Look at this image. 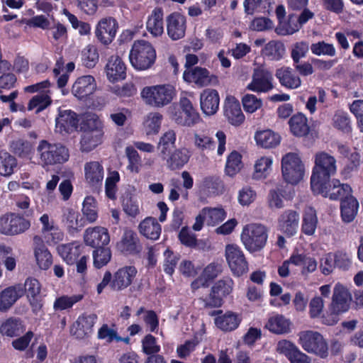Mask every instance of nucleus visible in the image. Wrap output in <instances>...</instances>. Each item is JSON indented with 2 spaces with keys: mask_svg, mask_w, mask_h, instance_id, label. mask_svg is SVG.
I'll return each instance as SVG.
<instances>
[{
  "mask_svg": "<svg viewBox=\"0 0 363 363\" xmlns=\"http://www.w3.org/2000/svg\"><path fill=\"white\" fill-rule=\"evenodd\" d=\"M138 238L131 230H125L121 240L117 244L118 248L123 252L134 253L138 251Z\"/></svg>",
  "mask_w": 363,
  "mask_h": 363,
  "instance_id": "nucleus-44",
  "label": "nucleus"
},
{
  "mask_svg": "<svg viewBox=\"0 0 363 363\" xmlns=\"http://www.w3.org/2000/svg\"><path fill=\"white\" fill-rule=\"evenodd\" d=\"M146 29L152 37L158 38L164 33L163 11L155 8L148 16L146 21Z\"/></svg>",
  "mask_w": 363,
  "mask_h": 363,
  "instance_id": "nucleus-33",
  "label": "nucleus"
},
{
  "mask_svg": "<svg viewBox=\"0 0 363 363\" xmlns=\"http://www.w3.org/2000/svg\"><path fill=\"white\" fill-rule=\"evenodd\" d=\"M122 206L124 212L131 217H136L140 212L138 198L130 194H125L123 196Z\"/></svg>",
  "mask_w": 363,
  "mask_h": 363,
  "instance_id": "nucleus-49",
  "label": "nucleus"
},
{
  "mask_svg": "<svg viewBox=\"0 0 363 363\" xmlns=\"http://www.w3.org/2000/svg\"><path fill=\"white\" fill-rule=\"evenodd\" d=\"M291 321L281 314H274L269 317L265 328L276 335H285L291 333Z\"/></svg>",
  "mask_w": 363,
  "mask_h": 363,
  "instance_id": "nucleus-28",
  "label": "nucleus"
},
{
  "mask_svg": "<svg viewBox=\"0 0 363 363\" xmlns=\"http://www.w3.org/2000/svg\"><path fill=\"white\" fill-rule=\"evenodd\" d=\"M304 164L297 153L289 152L281 159V174L284 180L291 184H297L303 178Z\"/></svg>",
  "mask_w": 363,
  "mask_h": 363,
  "instance_id": "nucleus-5",
  "label": "nucleus"
},
{
  "mask_svg": "<svg viewBox=\"0 0 363 363\" xmlns=\"http://www.w3.org/2000/svg\"><path fill=\"white\" fill-rule=\"evenodd\" d=\"M102 122L96 116H91L87 120V128L84 130L81 139V150L89 152L101 144L103 132Z\"/></svg>",
  "mask_w": 363,
  "mask_h": 363,
  "instance_id": "nucleus-6",
  "label": "nucleus"
},
{
  "mask_svg": "<svg viewBox=\"0 0 363 363\" xmlns=\"http://www.w3.org/2000/svg\"><path fill=\"white\" fill-rule=\"evenodd\" d=\"M96 89L95 79L91 75H84L76 79L72 87V93L78 99L83 100L93 94Z\"/></svg>",
  "mask_w": 363,
  "mask_h": 363,
  "instance_id": "nucleus-16",
  "label": "nucleus"
},
{
  "mask_svg": "<svg viewBox=\"0 0 363 363\" xmlns=\"http://www.w3.org/2000/svg\"><path fill=\"white\" fill-rule=\"evenodd\" d=\"M97 320L98 317L94 313H84L79 315L71 327V335L79 340L89 337L93 333L94 326Z\"/></svg>",
  "mask_w": 363,
  "mask_h": 363,
  "instance_id": "nucleus-11",
  "label": "nucleus"
},
{
  "mask_svg": "<svg viewBox=\"0 0 363 363\" xmlns=\"http://www.w3.org/2000/svg\"><path fill=\"white\" fill-rule=\"evenodd\" d=\"M30 226L29 220L16 213H7L0 217V233L6 235L23 233Z\"/></svg>",
  "mask_w": 363,
  "mask_h": 363,
  "instance_id": "nucleus-8",
  "label": "nucleus"
},
{
  "mask_svg": "<svg viewBox=\"0 0 363 363\" xmlns=\"http://www.w3.org/2000/svg\"><path fill=\"white\" fill-rule=\"evenodd\" d=\"M268 238L267 230L263 225L250 223L242 228L240 240L245 249L255 252L262 250Z\"/></svg>",
  "mask_w": 363,
  "mask_h": 363,
  "instance_id": "nucleus-4",
  "label": "nucleus"
},
{
  "mask_svg": "<svg viewBox=\"0 0 363 363\" xmlns=\"http://www.w3.org/2000/svg\"><path fill=\"white\" fill-rule=\"evenodd\" d=\"M285 52V48L282 43L277 40H271L266 43L262 50V55L271 60H279Z\"/></svg>",
  "mask_w": 363,
  "mask_h": 363,
  "instance_id": "nucleus-45",
  "label": "nucleus"
},
{
  "mask_svg": "<svg viewBox=\"0 0 363 363\" xmlns=\"http://www.w3.org/2000/svg\"><path fill=\"white\" fill-rule=\"evenodd\" d=\"M224 113L233 125H240L245 121L239 101L234 96H228L224 104Z\"/></svg>",
  "mask_w": 363,
  "mask_h": 363,
  "instance_id": "nucleus-27",
  "label": "nucleus"
},
{
  "mask_svg": "<svg viewBox=\"0 0 363 363\" xmlns=\"http://www.w3.org/2000/svg\"><path fill=\"white\" fill-rule=\"evenodd\" d=\"M352 296L342 284H335L332 296L331 309L336 313H344L349 310Z\"/></svg>",
  "mask_w": 363,
  "mask_h": 363,
  "instance_id": "nucleus-15",
  "label": "nucleus"
},
{
  "mask_svg": "<svg viewBox=\"0 0 363 363\" xmlns=\"http://www.w3.org/2000/svg\"><path fill=\"white\" fill-rule=\"evenodd\" d=\"M301 27L298 21L293 16H290L288 21H280L276 28V32L280 35H291L297 32Z\"/></svg>",
  "mask_w": 363,
  "mask_h": 363,
  "instance_id": "nucleus-56",
  "label": "nucleus"
},
{
  "mask_svg": "<svg viewBox=\"0 0 363 363\" xmlns=\"http://www.w3.org/2000/svg\"><path fill=\"white\" fill-rule=\"evenodd\" d=\"M350 195H352V188L348 184H342L338 180L333 179V187L330 194V199H341L342 201Z\"/></svg>",
  "mask_w": 363,
  "mask_h": 363,
  "instance_id": "nucleus-61",
  "label": "nucleus"
},
{
  "mask_svg": "<svg viewBox=\"0 0 363 363\" xmlns=\"http://www.w3.org/2000/svg\"><path fill=\"white\" fill-rule=\"evenodd\" d=\"M358 207V201L352 195L344 199L340 206L342 220L346 223L352 222L357 216Z\"/></svg>",
  "mask_w": 363,
  "mask_h": 363,
  "instance_id": "nucleus-40",
  "label": "nucleus"
},
{
  "mask_svg": "<svg viewBox=\"0 0 363 363\" xmlns=\"http://www.w3.org/2000/svg\"><path fill=\"white\" fill-rule=\"evenodd\" d=\"M190 154L187 149L181 148L176 150L172 154L164 160L167 166L170 169H177L182 168L186 164L189 160Z\"/></svg>",
  "mask_w": 363,
  "mask_h": 363,
  "instance_id": "nucleus-42",
  "label": "nucleus"
},
{
  "mask_svg": "<svg viewBox=\"0 0 363 363\" xmlns=\"http://www.w3.org/2000/svg\"><path fill=\"white\" fill-rule=\"evenodd\" d=\"M167 34L173 40H177L185 35L186 20L184 16L179 13L170 14L167 19Z\"/></svg>",
  "mask_w": 363,
  "mask_h": 363,
  "instance_id": "nucleus-22",
  "label": "nucleus"
},
{
  "mask_svg": "<svg viewBox=\"0 0 363 363\" xmlns=\"http://www.w3.org/2000/svg\"><path fill=\"white\" fill-rule=\"evenodd\" d=\"M117 23L111 18H104L96 26L95 34L98 40L103 44L111 43L116 34Z\"/></svg>",
  "mask_w": 363,
  "mask_h": 363,
  "instance_id": "nucleus-17",
  "label": "nucleus"
},
{
  "mask_svg": "<svg viewBox=\"0 0 363 363\" xmlns=\"http://www.w3.org/2000/svg\"><path fill=\"white\" fill-rule=\"evenodd\" d=\"M291 133L297 137L307 135L310 132V125L307 118L303 113L294 115L289 121Z\"/></svg>",
  "mask_w": 363,
  "mask_h": 363,
  "instance_id": "nucleus-35",
  "label": "nucleus"
},
{
  "mask_svg": "<svg viewBox=\"0 0 363 363\" xmlns=\"http://www.w3.org/2000/svg\"><path fill=\"white\" fill-rule=\"evenodd\" d=\"M16 162L13 157L4 151H0V174L9 176L13 172Z\"/></svg>",
  "mask_w": 363,
  "mask_h": 363,
  "instance_id": "nucleus-58",
  "label": "nucleus"
},
{
  "mask_svg": "<svg viewBox=\"0 0 363 363\" xmlns=\"http://www.w3.org/2000/svg\"><path fill=\"white\" fill-rule=\"evenodd\" d=\"M162 116L157 112L149 113L143 123V130L147 136L157 135L160 129Z\"/></svg>",
  "mask_w": 363,
  "mask_h": 363,
  "instance_id": "nucleus-43",
  "label": "nucleus"
},
{
  "mask_svg": "<svg viewBox=\"0 0 363 363\" xmlns=\"http://www.w3.org/2000/svg\"><path fill=\"white\" fill-rule=\"evenodd\" d=\"M33 256L37 267L48 270L52 264V255L39 236L33 238Z\"/></svg>",
  "mask_w": 363,
  "mask_h": 363,
  "instance_id": "nucleus-14",
  "label": "nucleus"
},
{
  "mask_svg": "<svg viewBox=\"0 0 363 363\" xmlns=\"http://www.w3.org/2000/svg\"><path fill=\"white\" fill-rule=\"evenodd\" d=\"M299 343L306 352L315 354L318 351V333L312 331L301 333Z\"/></svg>",
  "mask_w": 363,
  "mask_h": 363,
  "instance_id": "nucleus-48",
  "label": "nucleus"
},
{
  "mask_svg": "<svg viewBox=\"0 0 363 363\" xmlns=\"http://www.w3.org/2000/svg\"><path fill=\"white\" fill-rule=\"evenodd\" d=\"M183 79L188 83H193L199 87L216 86L219 83L218 77L211 74L206 68L196 67L186 70Z\"/></svg>",
  "mask_w": 363,
  "mask_h": 363,
  "instance_id": "nucleus-10",
  "label": "nucleus"
},
{
  "mask_svg": "<svg viewBox=\"0 0 363 363\" xmlns=\"http://www.w3.org/2000/svg\"><path fill=\"white\" fill-rule=\"evenodd\" d=\"M241 155L236 151L232 152L228 157L225 172L229 177L236 175L242 168Z\"/></svg>",
  "mask_w": 363,
  "mask_h": 363,
  "instance_id": "nucleus-52",
  "label": "nucleus"
},
{
  "mask_svg": "<svg viewBox=\"0 0 363 363\" xmlns=\"http://www.w3.org/2000/svg\"><path fill=\"white\" fill-rule=\"evenodd\" d=\"M242 104L246 113H253L262 107V99L252 94H246L242 98Z\"/></svg>",
  "mask_w": 363,
  "mask_h": 363,
  "instance_id": "nucleus-57",
  "label": "nucleus"
},
{
  "mask_svg": "<svg viewBox=\"0 0 363 363\" xmlns=\"http://www.w3.org/2000/svg\"><path fill=\"white\" fill-rule=\"evenodd\" d=\"M255 139L259 146L265 149H270L279 145L281 138L279 133L267 129L257 131Z\"/></svg>",
  "mask_w": 363,
  "mask_h": 363,
  "instance_id": "nucleus-34",
  "label": "nucleus"
},
{
  "mask_svg": "<svg viewBox=\"0 0 363 363\" xmlns=\"http://www.w3.org/2000/svg\"><path fill=\"white\" fill-rule=\"evenodd\" d=\"M273 159L270 156H262L257 159L254 165L253 177L256 179H265L272 171Z\"/></svg>",
  "mask_w": 363,
  "mask_h": 363,
  "instance_id": "nucleus-46",
  "label": "nucleus"
},
{
  "mask_svg": "<svg viewBox=\"0 0 363 363\" xmlns=\"http://www.w3.org/2000/svg\"><path fill=\"white\" fill-rule=\"evenodd\" d=\"M138 271L135 267L126 266L118 269L112 277L111 288L121 291L127 289L134 281Z\"/></svg>",
  "mask_w": 363,
  "mask_h": 363,
  "instance_id": "nucleus-13",
  "label": "nucleus"
},
{
  "mask_svg": "<svg viewBox=\"0 0 363 363\" xmlns=\"http://www.w3.org/2000/svg\"><path fill=\"white\" fill-rule=\"evenodd\" d=\"M336 160L327 152L319 153V180L321 178L329 179L336 172Z\"/></svg>",
  "mask_w": 363,
  "mask_h": 363,
  "instance_id": "nucleus-36",
  "label": "nucleus"
},
{
  "mask_svg": "<svg viewBox=\"0 0 363 363\" xmlns=\"http://www.w3.org/2000/svg\"><path fill=\"white\" fill-rule=\"evenodd\" d=\"M82 245L77 242L62 244L57 247V252L69 264H73L81 253Z\"/></svg>",
  "mask_w": 363,
  "mask_h": 363,
  "instance_id": "nucleus-38",
  "label": "nucleus"
},
{
  "mask_svg": "<svg viewBox=\"0 0 363 363\" xmlns=\"http://www.w3.org/2000/svg\"><path fill=\"white\" fill-rule=\"evenodd\" d=\"M22 286L23 295H26L33 312L37 314L43 307V298L40 295V283L35 278L28 277L26 279L24 284Z\"/></svg>",
  "mask_w": 363,
  "mask_h": 363,
  "instance_id": "nucleus-12",
  "label": "nucleus"
},
{
  "mask_svg": "<svg viewBox=\"0 0 363 363\" xmlns=\"http://www.w3.org/2000/svg\"><path fill=\"white\" fill-rule=\"evenodd\" d=\"M23 332V325L19 320L9 318L2 323L0 333L3 335L13 337Z\"/></svg>",
  "mask_w": 363,
  "mask_h": 363,
  "instance_id": "nucleus-53",
  "label": "nucleus"
},
{
  "mask_svg": "<svg viewBox=\"0 0 363 363\" xmlns=\"http://www.w3.org/2000/svg\"><path fill=\"white\" fill-rule=\"evenodd\" d=\"M83 215L89 223H94L98 218L96 201L92 196H86L83 202Z\"/></svg>",
  "mask_w": 363,
  "mask_h": 363,
  "instance_id": "nucleus-54",
  "label": "nucleus"
},
{
  "mask_svg": "<svg viewBox=\"0 0 363 363\" xmlns=\"http://www.w3.org/2000/svg\"><path fill=\"white\" fill-rule=\"evenodd\" d=\"M176 142V133L173 130L164 132L160 138L157 148L160 150L159 155L162 160H165L174 147Z\"/></svg>",
  "mask_w": 363,
  "mask_h": 363,
  "instance_id": "nucleus-41",
  "label": "nucleus"
},
{
  "mask_svg": "<svg viewBox=\"0 0 363 363\" xmlns=\"http://www.w3.org/2000/svg\"><path fill=\"white\" fill-rule=\"evenodd\" d=\"M105 73L108 80L114 83L126 77V66L118 55L111 56L105 67Z\"/></svg>",
  "mask_w": 363,
  "mask_h": 363,
  "instance_id": "nucleus-18",
  "label": "nucleus"
},
{
  "mask_svg": "<svg viewBox=\"0 0 363 363\" xmlns=\"http://www.w3.org/2000/svg\"><path fill=\"white\" fill-rule=\"evenodd\" d=\"M132 66L138 70H146L155 63L156 52L152 45L144 40L134 42L129 55Z\"/></svg>",
  "mask_w": 363,
  "mask_h": 363,
  "instance_id": "nucleus-3",
  "label": "nucleus"
},
{
  "mask_svg": "<svg viewBox=\"0 0 363 363\" xmlns=\"http://www.w3.org/2000/svg\"><path fill=\"white\" fill-rule=\"evenodd\" d=\"M82 60L86 67H94L99 61V54L96 46L86 45L82 51Z\"/></svg>",
  "mask_w": 363,
  "mask_h": 363,
  "instance_id": "nucleus-62",
  "label": "nucleus"
},
{
  "mask_svg": "<svg viewBox=\"0 0 363 363\" xmlns=\"http://www.w3.org/2000/svg\"><path fill=\"white\" fill-rule=\"evenodd\" d=\"M276 77L282 86L289 89H296L301 86V80L293 69L282 67L276 70Z\"/></svg>",
  "mask_w": 363,
  "mask_h": 363,
  "instance_id": "nucleus-30",
  "label": "nucleus"
},
{
  "mask_svg": "<svg viewBox=\"0 0 363 363\" xmlns=\"http://www.w3.org/2000/svg\"><path fill=\"white\" fill-rule=\"evenodd\" d=\"M170 118L177 124L183 126H192L200 121L199 113H194V118L189 117L187 112H184L176 106L170 107Z\"/></svg>",
  "mask_w": 363,
  "mask_h": 363,
  "instance_id": "nucleus-39",
  "label": "nucleus"
},
{
  "mask_svg": "<svg viewBox=\"0 0 363 363\" xmlns=\"http://www.w3.org/2000/svg\"><path fill=\"white\" fill-rule=\"evenodd\" d=\"M202 211L206 216V222L209 225H216L226 217V212L221 207L203 208Z\"/></svg>",
  "mask_w": 363,
  "mask_h": 363,
  "instance_id": "nucleus-50",
  "label": "nucleus"
},
{
  "mask_svg": "<svg viewBox=\"0 0 363 363\" xmlns=\"http://www.w3.org/2000/svg\"><path fill=\"white\" fill-rule=\"evenodd\" d=\"M64 216V222L70 233L77 232L83 227L84 223L77 211L67 209Z\"/></svg>",
  "mask_w": 363,
  "mask_h": 363,
  "instance_id": "nucleus-51",
  "label": "nucleus"
},
{
  "mask_svg": "<svg viewBox=\"0 0 363 363\" xmlns=\"http://www.w3.org/2000/svg\"><path fill=\"white\" fill-rule=\"evenodd\" d=\"M111 257V250L108 248L99 247L94 251V264L96 268H101L108 264Z\"/></svg>",
  "mask_w": 363,
  "mask_h": 363,
  "instance_id": "nucleus-64",
  "label": "nucleus"
},
{
  "mask_svg": "<svg viewBox=\"0 0 363 363\" xmlns=\"http://www.w3.org/2000/svg\"><path fill=\"white\" fill-rule=\"evenodd\" d=\"M39 221L41 224V233L48 243H56L62 240V232L49 215H42Z\"/></svg>",
  "mask_w": 363,
  "mask_h": 363,
  "instance_id": "nucleus-19",
  "label": "nucleus"
},
{
  "mask_svg": "<svg viewBox=\"0 0 363 363\" xmlns=\"http://www.w3.org/2000/svg\"><path fill=\"white\" fill-rule=\"evenodd\" d=\"M233 287V281L230 278L219 280L212 288L213 296L206 300V305L218 306L221 304V297L229 294Z\"/></svg>",
  "mask_w": 363,
  "mask_h": 363,
  "instance_id": "nucleus-29",
  "label": "nucleus"
},
{
  "mask_svg": "<svg viewBox=\"0 0 363 363\" xmlns=\"http://www.w3.org/2000/svg\"><path fill=\"white\" fill-rule=\"evenodd\" d=\"M83 296L80 294L72 296H61L57 298L54 302L53 308L55 311H63L68 309L76 303L82 299Z\"/></svg>",
  "mask_w": 363,
  "mask_h": 363,
  "instance_id": "nucleus-60",
  "label": "nucleus"
},
{
  "mask_svg": "<svg viewBox=\"0 0 363 363\" xmlns=\"http://www.w3.org/2000/svg\"><path fill=\"white\" fill-rule=\"evenodd\" d=\"M140 96L145 104L154 108H162L176 96L175 87L170 84L145 86Z\"/></svg>",
  "mask_w": 363,
  "mask_h": 363,
  "instance_id": "nucleus-1",
  "label": "nucleus"
},
{
  "mask_svg": "<svg viewBox=\"0 0 363 363\" xmlns=\"http://www.w3.org/2000/svg\"><path fill=\"white\" fill-rule=\"evenodd\" d=\"M120 180L119 173L116 171L108 172L105 182V189L106 196L111 199H116V184Z\"/></svg>",
  "mask_w": 363,
  "mask_h": 363,
  "instance_id": "nucleus-63",
  "label": "nucleus"
},
{
  "mask_svg": "<svg viewBox=\"0 0 363 363\" xmlns=\"http://www.w3.org/2000/svg\"><path fill=\"white\" fill-rule=\"evenodd\" d=\"M84 239L86 245L99 248L109 243L110 236L106 228L96 226L85 230Z\"/></svg>",
  "mask_w": 363,
  "mask_h": 363,
  "instance_id": "nucleus-20",
  "label": "nucleus"
},
{
  "mask_svg": "<svg viewBox=\"0 0 363 363\" xmlns=\"http://www.w3.org/2000/svg\"><path fill=\"white\" fill-rule=\"evenodd\" d=\"M84 179L90 186H101L104 176L103 165L98 161L87 162L84 165Z\"/></svg>",
  "mask_w": 363,
  "mask_h": 363,
  "instance_id": "nucleus-23",
  "label": "nucleus"
},
{
  "mask_svg": "<svg viewBox=\"0 0 363 363\" xmlns=\"http://www.w3.org/2000/svg\"><path fill=\"white\" fill-rule=\"evenodd\" d=\"M62 13L67 18L73 28L78 30L81 35H90L91 26L88 23L79 21L77 16L66 9H64Z\"/></svg>",
  "mask_w": 363,
  "mask_h": 363,
  "instance_id": "nucleus-59",
  "label": "nucleus"
},
{
  "mask_svg": "<svg viewBox=\"0 0 363 363\" xmlns=\"http://www.w3.org/2000/svg\"><path fill=\"white\" fill-rule=\"evenodd\" d=\"M23 296V286L16 284L4 289L0 292V312L8 311L14 303Z\"/></svg>",
  "mask_w": 363,
  "mask_h": 363,
  "instance_id": "nucleus-25",
  "label": "nucleus"
},
{
  "mask_svg": "<svg viewBox=\"0 0 363 363\" xmlns=\"http://www.w3.org/2000/svg\"><path fill=\"white\" fill-rule=\"evenodd\" d=\"M316 227V211L314 208L308 206L305 210L301 228L302 231L305 235H312L315 233Z\"/></svg>",
  "mask_w": 363,
  "mask_h": 363,
  "instance_id": "nucleus-47",
  "label": "nucleus"
},
{
  "mask_svg": "<svg viewBox=\"0 0 363 363\" xmlns=\"http://www.w3.org/2000/svg\"><path fill=\"white\" fill-rule=\"evenodd\" d=\"M220 96L216 89H206L200 94V106L206 116L214 115L219 108Z\"/></svg>",
  "mask_w": 363,
  "mask_h": 363,
  "instance_id": "nucleus-21",
  "label": "nucleus"
},
{
  "mask_svg": "<svg viewBox=\"0 0 363 363\" xmlns=\"http://www.w3.org/2000/svg\"><path fill=\"white\" fill-rule=\"evenodd\" d=\"M214 323L223 331H232L238 327L240 318L232 312H227L223 314L220 312L215 318Z\"/></svg>",
  "mask_w": 363,
  "mask_h": 363,
  "instance_id": "nucleus-37",
  "label": "nucleus"
},
{
  "mask_svg": "<svg viewBox=\"0 0 363 363\" xmlns=\"http://www.w3.org/2000/svg\"><path fill=\"white\" fill-rule=\"evenodd\" d=\"M299 215L297 212L288 210L283 212L278 218V229L286 236H293L297 232Z\"/></svg>",
  "mask_w": 363,
  "mask_h": 363,
  "instance_id": "nucleus-24",
  "label": "nucleus"
},
{
  "mask_svg": "<svg viewBox=\"0 0 363 363\" xmlns=\"http://www.w3.org/2000/svg\"><path fill=\"white\" fill-rule=\"evenodd\" d=\"M138 231L147 239L157 240L161 235L162 227L157 218L149 216L140 221Z\"/></svg>",
  "mask_w": 363,
  "mask_h": 363,
  "instance_id": "nucleus-32",
  "label": "nucleus"
},
{
  "mask_svg": "<svg viewBox=\"0 0 363 363\" xmlns=\"http://www.w3.org/2000/svg\"><path fill=\"white\" fill-rule=\"evenodd\" d=\"M52 100L49 93H41L34 96L29 101L28 109L29 111L36 109L39 113L51 104Z\"/></svg>",
  "mask_w": 363,
  "mask_h": 363,
  "instance_id": "nucleus-55",
  "label": "nucleus"
},
{
  "mask_svg": "<svg viewBox=\"0 0 363 363\" xmlns=\"http://www.w3.org/2000/svg\"><path fill=\"white\" fill-rule=\"evenodd\" d=\"M290 261L295 266L301 267V274L305 277L314 272L317 268L315 257L308 253H294L290 257Z\"/></svg>",
  "mask_w": 363,
  "mask_h": 363,
  "instance_id": "nucleus-31",
  "label": "nucleus"
},
{
  "mask_svg": "<svg viewBox=\"0 0 363 363\" xmlns=\"http://www.w3.org/2000/svg\"><path fill=\"white\" fill-rule=\"evenodd\" d=\"M246 89L255 93H267L274 89V77L272 72L259 66L255 68L252 74V79Z\"/></svg>",
  "mask_w": 363,
  "mask_h": 363,
  "instance_id": "nucleus-7",
  "label": "nucleus"
},
{
  "mask_svg": "<svg viewBox=\"0 0 363 363\" xmlns=\"http://www.w3.org/2000/svg\"><path fill=\"white\" fill-rule=\"evenodd\" d=\"M56 130L61 134L69 133L77 128L78 118L76 113L71 110H59L56 118Z\"/></svg>",
  "mask_w": 363,
  "mask_h": 363,
  "instance_id": "nucleus-26",
  "label": "nucleus"
},
{
  "mask_svg": "<svg viewBox=\"0 0 363 363\" xmlns=\"http://www.w3.org/2000/svg\"><path fill=\"white\" fill-rule=\"evenodd\" d=\"M225 257L228 266L235 276H241L248 270V264L241 248L235 244H228Z\"/></svg>",
  "mask_w": 363,
  "mask_h": 363,
  "instance_id": "nucleus-9",
  "label": "nucleus"
},
{
  "mask_svg": "<svg viewBox=\"0 0 363 363\" xmlns=\"http://www.w3.org/2000/svg\"><path fill=\"white\" fill-rule=\"evenodd\" d=\"M39 164L44 168L62 164L69 160L68 149L60 143H50L46 140L40 141L37 147Z\"/></svg>",
  "mask_w": 363,
  "mask_h": 363,
  "instance_id": "nucleus-2",
  "label": "nucleus"
}]
</instances>
